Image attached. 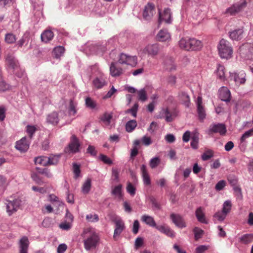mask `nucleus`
I'll use <instances>...</instances> for the list:
<instances>
[{"mask_svg": "<svg viewBox=\"0 0 253 253\" xmlns=\"http://www.w3.org/2000/svg\"><path fill=\"white\" fill-rule=\"evenodd\" d=\"M77 104L72 100H71L69 103V112L70 115L75 116L77 113Z\"/></svg>", "mask_w": 253, "mask_h": 253, "instance_id": "a18cd8bd", "label": "nucleus"}, {"mask_svg": "<svg viewBox=\"0 0 253 253\" xmlns=\"http://www.w3.org/2000/svg\"><path fill=\"white\" fill-rule=\"evenodd\" d=\"M193 232L194 233L195 240H198L199 239L201 238L204 234V231L197 227L194 228Z\"/></svg>", "mask_w": 253, "mask_h": 253, "instance_id": "de8ad7c7", "label": "nucleus"}, {"mask_svg": "<svg viewBox=\"0 0 253 253\" xmlns=\"http://www.w3.org/2000/svg\"><path fill=\"white\" fill-rule=\"evenodd\" d=\"M30 142L26 137H23L16 143L15 148L21 152H26L29 147Z\"/></svg>", "mask_w": 253, "mask_h": 253, "instance_id": "ddd939ff", "label": "nucleus"}, {"mask_svg": "<svg viewBox=\"0 0 253 253\" xmlns=\"http://www.w3.org/2000/svg\"><path fill=\"white\" fill-rule=\"evenodd\" d=\"M62 116H66L64 111H60L58 112L53 111L46 115L45 122L48 125H51L53 126H56L59 122L60 118Z\"/></svg>", "mask_w": 253, "mask_h": 253, "instance_id": "20e7f679", "label": "nucleus"}, {"mask_svg": "<svg viewBox=\"0 0 253 253\" xmlns=\"http://www.w3.org/2000/svg\"><path fill=\"white\" fill-rule=\"evenodd\" d=\"M110 72L112 77H118L123 73V70L121 67H117L116 63L113 62L110 66Z\"/></svg>", "mask_w": 253, "mask_h": 253, "instance_id": "412c9836", "label": "nucleus"}, {"mask_svg": "<svg viewBox=\"0 0 253 253\" xmlns=\"http://www.w3.org/2000/svg\"><path fill=\"white\" fill-rule=\"evenodd\" d=\"M160 163V159L158 157L152 158L150 162V166L152 169L156 168Z\"/></svg>", "mask_w": 253, "mask_h": 253, "instance_id": "13d9d810", "label": "nucleus"}, {"mask_svg": "<svg viewBox=\"0 0 253 253\" xmlns=\"http://www.w3.org/2000/svg\"><path fill=\"white\" fill-rule=\"evenodd\" d=\"M21 201L18 199L13 201H7L6 203V211L9 216L17 211L19 209Z\"/></svg>", "mask_w": 253, "mask_h": 253, "instance_id": "1a4fd4ad", "label": "nucleus"}, {"mask_svg": "<svg viewBox=\"0 0 253 253\" xmlns=\"http://www.w3.org/2000/svg\"><path fill=\"white\" fill-rule=\"evenodd\" d=\"M159 20L160 22L164 21L166 23H170L171 21L170 9L168 8L164 10L163 14L160 12Z\"/></svg>", "mask_w": 253, "mask_h": 253, "instance_id": "4be33fe9", "label": "nucleus"}, {"mask_svg": "<svg viewBox=\"0 0 253 253\" xmlns=\"http://www.w3.org/2000/svg\"><path fill=\"white\" fill-rule=\"evenodd\" d=\"M85 105L90 109H94L96 107L95 103L89 97L85 99Z\"/></svg>", "mask_w": 253, "mask_h": 253, "instance_id": "bf43d9fd", "label": "nucleus"}, {"mask_svg": "<svg viewBox=\"0 0 253 253\" xmlns=\"http://www.w3.org/2000/svg\"><path fill=\"white\" fill-rule=\"evenodd\" d=\"M247 4L246 0H241L227 8L225 13L228 15H235L245 8Z\"/></svg>", "mask_w": 253, "mask_h": 253, "instance_id": "39448f33", "label": "nucleus"}, {"mask_svg": "<svg viewBox=\"0 0 253 253\" xmlns=\"http://www.w3.org/2000/svg\"><path fill=\"white\" fill-rule=\"evenodd\" d=\"M253 135V128L249 130L248 131H246L242 136L240 138V141L241 142H243L245 141V140L252 136Z\"/></svg>", "mask_w": 253, "mask_h": 253, "instance_id": "6e6d98bb", "label": "nucleus"}, {"mask_svg": "<svg viewBox=\"0 0 253 253\" xmlns=\"http://www.w3.org/2000/svg\"><path fill=\"white\" fill-rule=\"evenodd\" d=\"M226 215L227 214L223 211H219L215 213L214 217L217 218L218 220L222 221L225 218Z\"/></svg>", "mask_w": 253, "mask_h": 253, "instance_id": "4d7b16f0", "label": "nucleus"}, {"mask_svg": "<svg viewBox=\"0 0 253 253\" xmlns=\"http://www.w3.org/2000/svg\"><path fill=\"white\" fill-rule=\"evenodd\" d=\"M156 229L171 238H173L175 236L174 232L169 226H166L165 225H158L156 227Z\"/></svg>", "mask_w": 253, "mask_h": 253, "instance_id": "aec40b11", "label": "nucleus"}, {"mask_svg": "<svg viewBox=\"0 0 253 253\" xmlns=\"http://www.w3.org/2000/svg\"><path fill=\"white\" fill-rule=\"evenodd\" d=\"M226 132V128L224 125L218 124L210 126L209 133H219L220 135H224Z\"/></svg>", "mask_w": 253, "mask_h": 253, "instance_id": "4468645a", "label": "nucleus"}, {"mask_svg": "<svg viewBox=\"0 0 253 253\" xmlns=\"http://www.w3.org/2000/svg\"><path fill=\"white\" fill-rule=\"evenodd\" d=\"M16 40L15 36L12 33L6 34L5 36V41L8 44L13 43Z\"/></svg>", "mask_w": 253, "mask_h": 253, "instance_id": "37998d69", "label": "nucleus"}, {"mask_svg": "<svg viewBox=\"0 0 253 253\" xmlns=\"http://www.w3.org/2000/svg\"><path fill=\"white\" fill-rule=\"evenodd\" d=\"M35 163L36 165L39 164L43 166H49V161H48V157L40 156L35 159Z\"/></svg>", "mask_w": 253, "mask_h": 253, "instance_id": "473e14b6", "label": "nucleus"}, {"mask_svg": "<svg viewBox=\"0 0 253 253\" xmlns=\"http://www.w3.org/2000/svg\"><path fill=\"white\" fill-rule=\"evenodd\" d=\"M64 48L62 46H59L54 48L53 53L56 58H59L64 52Z\"/></svg>", "mask_w": 253, "mask_h": 253, "instance_id": "c03bdc74", "label": "nucleus"}, {"mask_svg": "<svg viewBox=\"0 0 253 253\" xmlns=\"http://www.w3.org/2000/svg\"><path fill=\"white\" fill-rule=\"evenodd\" d=\"M137 125L136 121L132 120L128 121L126 125V129L127 132H130L132 131Z\"/></svg>", "mask_w": 253, "mask_h": 253, "instance_id": "c9c22d12", "label": "nucleus"}, {"mask_svg": "<svg viewBox=\"0 0 253 253\" xmlns=\"http://www.w3.org/2000/svg\"><path fill=\"white\" fill-rule=\"evenodd\" d=\"M29 241L27 237H23L20 240L19 253H28Z\"/></svg>", "mask_w": 253, "mask_h": 253, "instance_id": "b1692460", "label": "nucleus"}, {"mask_svg": "<svg viewBox=\"0 0 253 253\" xmlns=\"http://www.w3.org/2000/svg\"><path fill=\"white\" fill-rule=\"evenodd\" d=\"M165 65L167 70L172 71L176 69V66L174 64L173 58L170 57L165 61Z\"/></svg>", "mask_w": 253, "mask_h": 253, "instance_id": "72a5a7b5", "label": "nucleus"}, {"mask_svg": "<svg viewBox=\"0 0 253 253\" xmlns=\"http://www.w3.org/2000/svg\"><path fill=\"white\" fill-rule=\"evenodd\" d=\"M170 38V35L166 30H161L157 35V39L159 42L167 41Z\"/></svg>", "mask_w": 253, "mask_h": 253, "instance_id": "393cba45", "label": "nucleus"}, {"mask_svg": "<svg viewBox=\"0 0 253 253\" xmlns=\"http://www.w3.org/2000/svg\"><path fill=\"white\" fill-rule=\"evenodd\" d=\"M80 146V144L78 139L75 135H73L71 137V142L69 144V147L68 148L69 151L71 153H76L79 151Z\"/></svg>", "mask_w": 253, "mask_h": 253, "instance_id": "2eb2a0df", "label": "nucleus"}, {"mask_svg": "<svg viewBox=\"0 0 253 253\" xmlns=\"http://www.w3.org/2000/svg\"><path fill=\"white\" fill-rule=\"evenodd\" d=\"M91 48L95 50L94 53L96 54L102 53L105 50V47L100 45H93L91 46Z\"/></svg>", "mask_w": 253, "mask_h": 253, "instance_id": "680f3d73", "label": "nucleus"}, {"mask_svg": "<svg viewBox=\"0 0 253 253\" xmlns=\"http://www.w3.org/2000/svg\"><path fill=\"white\" fill-rule=\"evenodd\" d=\"M218 49L221 58L228 59L231 57L233 50L228 41L224 39L220 40Z\"/></svg>", "mask_w": 253, "mask_h": 253, "instance_id": "f03ea898", "label": "nucleus"}, {"mask_svg": "<svg viewBox=\"0 0 253 253\" xmlns=\"http://www.w3.org/2000/svg\"><path fill=\"white\" fill-rule=\"evenodd\" d=\"M190 46H191V50H200L203 47L202 42L195 39H191Z\"/></svg>", "mask_w": 253, "mask_h": 253, "instance_id": "7c9ffc66", "label": "nucleus"}, {"mask_svg": "<svg viewBox=\"0 0 253 253\" xmlns=\"http://www.w3.org/2000/svg\"><path fill=\"white\" fill-rule=\"evenodd\" d=\"M155 14L156 9L154 4L152 3H148L145 5L143 12V18L147 21L150 20Z\"/></svg>", "mask_w": 253, "mask_h": 253, "instance_id": "6e6552de", "label": "nucleus"}, {"mask_svg": "<svg viewBox=\"0 0 253 253\" xmlns=\"http://www.w3.org/2000/svg\"><path fill=\"white\" fill-rule=\"evenodd\" d=\"M219 97L221 100L228 102L230 100L231 94L228 88L225 86L221 87L218 91Z\"/></svg>", "mask_w": 253, "mask_h": 253, "instance_id": "f3484780", "label": "nucleus"}, {"mask_svg": "<svg viewBox=\"0 0 253 253\" xmlns=\"http://www.w3.org/2000/svg\"><path fill=\"white\" fill-rule=\"evenodd\" d=\"M217 75L221 80L225 78V68L223 66L219 65L217 68Z\"/></svg>", "mask_w": 253, "mask_h": 253, "instance_id": "79ce46f5", "label": "nucleus"}, {"mask_svg": "<svg viewBox=\"0 0 253 253\" xmlns=\"http://www.w3.org/2000/svg\"><path fill=\"white\" fill-rule=\"evenodd\" d=\"M160 47L157 43L149 44L141 50L142 53L155 57L159 54Z\"/></svg>", "mask_w": 253, "mask_h": 253, "instance_id": "0eeeda50", "label": "nucleus"}, {"mask_svg": "<svg viewBox=\"0 0 253 253\" xmlns=\"http://www.w3.org/2000/svg\"><path fill=\"white\" fill-rule=\"evenodd\" d=\"M161 113L165 116L167 122H170L172 121L171 114L168 108L163 109Z\"/></svg>", "mask_w": 253, "mask_h": 253, "instance_id": "09e8293b", "label": "nucleus"}, {"mask_svg": "<svg viewBox=\"0 0 253 253\" xmlns=\"http://www.w3.org/2000/svg\"><path fill=\"white\" fill-rule=\"evenodd\" d=\"M141 171L145 184L149 185L151 184V180L149 175L147 172L146 166L145 165H142L141 167Z\"/></svg>", "mask_w": 253, "mask_h": 253, "instance_id": "bb28decb", "label": "nucleus"}, {"mask_svg": "<svg viewBox=\"0 0 253 253\" xmlns=\"http://www.w3.org/2000/svg\"><path fill=\"white\" fill-rule=\"evenodd\" d=\"M170 218L172 222L177 227L180 228H183L186 227V223L184 218L180 214L172 213L170 214Z\"/></svg>", "mask_w": 253, "mask_h": 253, "instance_id": "9d476101", "label": "nucleus"}, {"mask_svg": "<svg viewBox=\"0 0 253 253\" xmlns=\"http://www.w3.org/2000/svg\"><path fill=\"white\" fill-rule=\"evenodd\" d=\"M238 52L245 60L253 59V43H245L239 48Z\"/></svg>", "mask_w": 253, "mask_h": 253, "instance_id": "7ed1b4c3", "label": "nucleus"}, {"mask_svg": "<svg viewBox=\"0 0 253 253\" xmlns=\"http://www.w3.org/2000/svg\"><path fill=\"white\" fill-rule=\"evenodd\" d=\"M245 76V73L243 72H241L238 74L233 73L230 75L231 79H233L235 83L239 84L245 83L246 81Z\"/></svg>", "mask_w": 253, "mask_h": 253, "instance_id": "6ab92c4d", "label": "nucleus"}, {"mask_svg": "<svg viewBox=\"0 0 253 253\" xmlns=\"http://www.w3.org/2000/svg\"><path fill=\"white\" fill-rule=\"evenodd\" d=\"M42 42L47 43L52 40L54 34L51 30H45L41 34Z\"/></svg>", "mask_w": 253, "mask_h": 253, "instance_id": "a878e982", "label": "nucleus"}, {"mask_svg": "<svg viewBox=\"0 0 253 253\" xmlns=\"http://www.w3.org/2000/svg\"><path fill=\"white\" fill-rule=\"evenodd\" d=\"M244 30L242 28L235 30L230 33V37L233 40H241L244 37Z\"/></svg>", "mask_w": 253, "mask_h": 253, "instance_id": "5701e85b", "label": "nucleus"}, {"mask_svg": "<svg viewBox=\"0 0 253 253\" xmlns=\"http://www.w3.org/2000/svg\"><path fill=\"white\" fill-rule=\"evenodd\" d=\"M141 219L143 222L150 226L154 227L156 228V227L158 226L156 225L154 218L149 215H143L141 216Z\"/></svg>", "mask_w": 253, "mask_h": 253, "instance_id": "c85d7f7f", "label": "nucleus"}, {"mask_svg": "<svg viewBox=\"0 0 253 253\" xmlns=\"http://www.w3.org/2000/svg\"><path fill=\"white\" fill-rule=\"evenodd\" d=\"M86 220L89 222H94L99 220V217L96 214H88L86 216Z\"/></svg>", "mask_w": 253, "mask_h": 253, "instance_id": "864d4df0", "label": "nucleus"}, {"mask_svg": "<svg viewBox=\"0 0 253 253\" xmlns=\"http://www.w3.org/2000/svg\"><path fill=\"white\" fill-rule=\"evenodd\" d=\"M122 192V185H118L114 187L112 191L113 195L116 196H121Z\"/></svg>", "mask_w": 253, "mask_h": 253, "instance_id": "0e129e2a", "label": "nucleus"}, {"mask_svg": "<svg viewBox=\"0 0 253 253\" xmlns=\"http://www.w3.org/2000/svg\"><path fill=\"white\" fill-rule=\"evenodd\" d=\"M197 110L200 120H203L206 118V112L204 106L202 105V98L199 96L197 99Z\"/></svg>", "mask_w": 253, "mask_h": 253, "instance_id": "dca6fc26", "label": "nucleus"}, {"mask_svg": "<svg viewBox=\"0 0 253 253\" xmlns=\"http://www.w3.org/2000/svg\"><path fill=\"white\" fill-rule=\"evenodd\" d=\"M195 215L198 220L203 223H207L205 215L203 212L202 207H199L195 211Z\"/></svg>", "mask_w": 253, "mask_h": 253, "instance_id": "c756f323", "label": "nucleus"}, {"mask_svg": "<svg viewBox=\"0 0 253 253\" xmlns=\"http://www.w3.org/2000/svg\"><path fill=\"white\" fill-rule=\"evenodd\" d=\"M139 100L144 102L147 99L146 92L144 89H141L137 91Z\"/></svg>", "mask_w": 253, "mask_h": 253, "instance_id": "3c124183", "label": "nucleus"}, {"mask_svg": "<svg viewBox=\"0 0 253 253\" xmlns=\"http://www.w3.org/2000/svg\"><path fill=\"white\" fill-rule=\"evenodd\" d=\"M232 207V204L230 201H226L223 205V208L222 211L227 214L230 212Z\"/></svg>", "mask_w": 253, "mask_h": 253, "instance_id": "49530a36", "label": "nucleus"}, {"mask_svg": "<svg viewBox=\"0 0 253 253\" xmlns=\"http://www.w3.org/2000/svg\"><path fill=\"white\" fill-rule=\"evenodd\" d=\"M190 42L191 39L182 38L179 42V47L186 50H190L191 49Z\"/></svg>", "mask_w": 253, "mask_h": 253, "instance_id": "cd10ccee", "label": "nucleus"}, {"mask_svg": "<svg viewBox=\"0 0 253 253\" xmlns=\"http://www.w3.org/2000/svg\"><path fill=\"white\" fill-rule=\"evenodd\" d=\"M239 239L240 241L242 243L248 244L253 241V234H246L241 236Z\"/></svg>", "mask_w": 253, "mask_h": 253, "instance_id": "e433bc0d", "label": "nucleus"}, {"mask_svg": "<svg viewBox=\"0 0 253 253\" xmlns=\"http://www.w3.org/2000/svg\"><path fill=\"white\" fill-rule=\"evenodd\" d=\"M28 40L26 37H22L19 41H17L16 45L18 47H22L24 44H27Z\"/></svg>", "mask_w": 253, "mask_h": 253, "instance_id": "052dcab7", "label": "nucleus"}, {"mask_svg": "<svg viewBox=\"0 0 253 253\" xmlns=\"http://www.w3.org/2000/svg\"><path fill=\"white\" fill-rule=\"evenodd\" d=\"M61 155V154H50L48 157V161H49V165H56L58 164Z\"/></svg>", "mask_w": 253, "mask_h": 253, "instance_id": "2f4dec72", "label": "nucleus"}, {"mask_svg": "<svg viewBox=\"0 0 253 253\" xmlns=\"http://www.w3.org/2000/svg\"><path fill=\"white\" fill-rule=\"evenodd\" d=\"M36 127L34 126L28 125L26 126V131L30 139L32 138L33 135L36 132Z\"/></svg>", "mask_w": 253, "mask_h": 253, "instance_id": "603ef678", "label": "nucleus"}, {"mask_svg": "<svg viewBox=\"0 0 253 253\" xmlns=\"http://www.w3.org/2000/svg\"><path fill=\"white\" fill-rule=\"evenodd\" d=\"M213 151L211 150H206L202 155V159L203 161H208L213 156Z\"/></svg>", "mask_w": 253, "mask_h": 253, "instance_id": "a19ab883", "label": "nucleus"}, {"mask_svg": "<svg viewBox=\"0 0 253 253\" xmlns=\"http://www.w3.org/2000/svg\"><path fill=\"white\" fill-rule=\"evenodd\" d=\"M73 171L75 173V178H77L79 176L81 170H80V165H77L76 163L73 164Z\"/></svg>", "mask_w": 253, "mask_h": 253, "instance_id": "69168bd1", "label": "nucleus"}, {"mask_svg": "<svg viewBox=\"0 0 253 253\" xmlns=\"http://www.w3.org/2000/svg\"><path fill=\"white\" fill-rule=\"evenodd\" d=\"M85 236L84 240V247L86 250L95 249L99 241L98 235L93 231L87 229L84 232Z\"/></svg>", "mask_w": 253, "mask_h": 253, "instance_id": "f257e3e1", "label": "nucleus"}, {"mask_svg": "<svg viewBox=\"0 0 253 253\" xmlns=\"http://www.w3.org/2000/svg\"><path fill=\"white\" fill-rule=\"evenodd\" d=\"M6 64L15 71L18 70L19 68V65L18 61L15 59L12 54L10 53L7 54L5 56Z\"/></svg>", "mask_w": 253, "mask_h": 253, "instance_id": "9b49d317", "label": "nucleus"}, {"mask_svg": "<svg viewBox=\"0 0 253 253\" xmlns=\"http://www.w3.org/2000/svg\"><path fill=\"white\" fill-rule=\"evenodd\" d=\"M138 109V103H136L134 104V105L133 106V107L130 108L126 110L125 111V113L126 114L130 113L131 114V115L134 117L136 118L137 116V112Z\"/></svg>", "mask_w": 253, "mask_h": 253, "instance_id": "ea45409f", "label": "nucleus"}, {"mask_svg": "<svg viewBox=\"0 0 253 253\" xmlns=\"http://www.w3.org/2000/svg\"><path fill=\"white\" fill-rule=\"evenodd\" d=\"M179 97L185 106L187 107L189 106L190 99L189 96L186 93L184 92L179 93Z\"/></svg>", "mask_w": 253, "mask_h": 253, "instance_id": "f704fd0d", "label": "nucleus"}, {"mask_svg": "<svg viewBox=\"0 0 253 253\" xmlns=\"http://www.w3.org/2000/svg\"><path fill=\"white\" fill-rule=\"evenodd\" d=\"M112 118V116L111 114L105 113L101 117V120L106 125H109Z\"/></svg>", "mask_w": 253, "mask_h": 253, "instance_id": "8fccbe9b", "label": "nucleus"}, {"mask_svg": "<svg viewBox=\"0 0 253 253\" xmlns=\"http://www.w3.org/2000/svg\"><path fill=\"white\" fill-rule=\"evenodd\" d=\"M115 223V229L114 233V238L119 236L125 228V224L122 220L120 219H117Z\"/></svg>", "mask_w": 253, "mask_h": 253, "instance_id": "a211bd4d", "label": "nucleus"}, {"mask_svg": "<svg viewBox=\"0 0 253 253\" xmlns=\"http://www.w3.org/2000/svg\"><path fill=\"white\" fill-rule=\"evenodd\" d=\"M226 185V182L225 180H222L217 182L216 184L215 188L217 191L222 190Z\"/></svg>", "mask_w": 253, "mask_h": 253, "instance_id": "338daca9", "label": "nucleus"}, {"mask_svg": "<svg viewBox=\"0 0 253 253\" xmlns=\"http://www.w3.org/2000/svg\"><path fill=\"white\" fill-rule=\"evenodd\" d=\"M94 87L100 89L107 85L106 78L103 73H100L92 81Z\"/></svg>", "mask_w": 253, "mask_h": 253, "instance_id": "f8f14e48", "label": "nucleus"}, {"mask_svg": "<svg viewBox=\"0 0 253 253\" xmlns=\"http://www.w3.org/2000/svg\"><path fill=\"white\" fill-rule=\"evenodd\" d=\"M91 180L90 178H87L82 186V191L84 194H87L91 188Z\"/></svg>", "mask_w": 253, "mask_h": 253, "instance_id": "4c0bfd02", "label": "nucleus"}, {"mask_svg": "<svg viewBox=\"0 0 253 253\" xmlns=\"http://www.w3.org/2000/svg\"><path fill=\"white\" fill-rule=\"evenodd\" d=\"M199 142V134L195 132L193 133L192 138H191V146L193 149H197L198 145Z\"/></svg>", "mask_w": 253, "mask_h": 253, "instance_id": "58836bf2", "label": "nucleus"}, {"mask_svg": "<svg viewBox=\"0 0 253 253\" xmlns=\"http://www.w3.org/2000/svg\"><path fill=\"white\" fill-rule=\"evenodd\" d=\"M118 62L121 64H126L135 67L137 64V57L136 56H130L122 53L119 55Z\"/></svg>", "mask_w": 253, "mask_h": 253, "instance_id": "423d86ee", "label": "nucleus"}, {"mask_svg": "<svg viewBox=\"0 0 253 253\" xmlns=\"http://www.w3.org/2000/svg\"><path fill=\"white\" fill-rule=\"evenodd\" d=\"M100 160L103 162L105 164L111 165L112 164V160L106 155L101 154L99 156Z\"/></svg>", "mask_w": 253, "mask_h": 253, "instance_id": "774afa93", "label": "nucleus"}, {"mask_svg": "<svg viewBox=\"0 0 253 253\" xmlns=\"http://www.w3.org/2000/svg\"><path fill=\"white\" fill-rule=\"evenodd\" d=\"M7 185L6 178L2 175H0V191L4 190Z\"/></svg>", "mask_w": 253, "mask_h": 253, "instance_id": "5fc2aeb1", "label": "nucleus"}, {"mask_svg": "<svg viewBox=\"0 0 253 253\" xmlns=\"http://www.w3.org/2000/svg\"><path fill=\"white\" fill-rule=\"evenodd\" d=\"M126 190L131 196H134L135 194L136 189L134 186L130 182L127 184L126 187Z\"/></svg>", "mask_w": 253, "mask_h": 253, "instance_id": "e2e57ef3", "label": "nucleus"}]
</instances>
